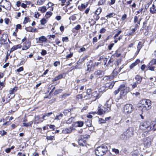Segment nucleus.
I'll return each instance as SVG.
<instances>
[{
    "mask_svg": "<svg viewBox=\"0 0 156 156\" xmlns=\"http://www.w3.org/2000/svg\"><path fill=\"white\" fill-rule=\"evenodd\" d=\"M144 146L148 147L151 144V139L149 137H147L144 139Z\"/></svg>",
    "mask_w": 156,
    "mask_h": 156,
    "instance_id": "obj_10",
    "label": "nucleus"
},
{
    "mask_svg": "<svg viewBox=\"0 0 156 156\" xmlns=\"http://www.w3.org/2000/svg\"><path fill=\"white\" fill-rule=\"evenodd\" d=\"M60 64V62L58 61H55L53 64V65L55 67H57Z\"/></svg>",
    "mask_w": 156,
    "mask_h": 156,
    "instance_id": "obj_64",
    "label": "nucleus"
},
{
    "mask_svg": "<svg viewBox=\"0 0 156 156\" xmlns=\"http://www.w3.org/2000/svg\"><path fill=\"white\" fill-rule=\"evenodd\" d=\"M139 152L138 150H135L132 152V156H138Z\"/></svg>",
    "mask_w": 156,
    "mask_h": 156,
    "instance_id": "obj_29",
    "label": "nucleus"
},
{
    "mask_svg": "<svg viewBox=\"0 0 156 156\" xmlns=\"http://www.w3.org/2000/svg\"><path fill=\"white\" fill-rule=\"evenodd\" d=\"M83 122L81 121H78L74 122L72 124V126L75 127H81L83 126Z\"/></svg>",
    "mask_w": 156,
    "mask_h": 156,
    "instance_id": "obj_11",
    "label": "nucleus"
},
{
    "mask_svg": "<svg viewBox=\"0 0 156 156\" xmlns=\"http://www.w3.org/2000/svg\"><path fill=\"white\" fill-rule=\"evenodd\" d=\"M7 35L6 34H2L1 39L4 42L6 41L7 40Z\"/></svg>",
    "mask_w": 156,
    "mask_h": 156,
    "instance_id": "obj_27",
    "label": "nucleus"
},
{
    "mask_svg": "<svg viewBox=\"0 0 156 156\" xmlns=\"http://www.w3.org/2000/svg\"><path fill=\"white\" fill-rule=\"evenodd\" d=\"M46 20L44 18L42 19L41 21V24L42 25H44L46 23Z\"/></svg>",
    "mask_w": 156,
    "mask_h": 156,
    "instance_id": "obj_47",
    "label": "nucleus"
},
{
    "mask_svg": "<svg viewBox=\"0 0 156 156\" xmlns=\"http://www.w3.org/2000/svg\"><path fill=\"white\" fill-rule=\"evenodd\" d=\"M143 45H144L141 42H139L137 46V52H136V53L137 54H138L140 49L142 48Z\"/></svg>",
    "mask_w": 156,
    "mask_h": 156,
    "instance_id": "obj_15",
    "label": "nucleus"
},
{
    "mask_svg": "<svg viewBox=\"0 0 156 156\" xmlns=\"http://www.w3.org/2000/svg\"><path fill=\"white\" fill-rule=\"evenodd\" d=\"M156 121L151 122L146 121L141 123L140 125V128L142 130H147V131L152 130L154 131L156 130Z\"/></svg>",
    "mask_w": 156,
    "mask_h": 156,
    "instance_id": "obj_1",
    "label": "nucleus"
},
{
    "mask_svg": "<svg viewBox=\"0 0 156 156\" xmlns=\"http://www.w3.org/2000/svg\"><path fill=\"white\" fill-rule=\"evenodd\" d=\"M88 5V3H87L86 4H82L81 6H79L78 9L81 11H83L84 9H85L87 7Z\"/></svg>",
    "mask_w": 156,
    "mask_h": 156,
    "instance_id": "obj_20",
    "label": "nucleus"
},
{
    "mask_svg": "<svg viewBox=\"0 0 156 156\" xmlns=\"http://www.w3.org/2000/svg\"><path fill=\"white\" fill-rule=\"evenodd\" d=\"M84 98L86 99H91V96H90V94H88L87 95H86L84 96Z\"/></svg>",
    "mask_w": 156,
    "mask_h": 156,
    "instance_id": "obj_50",
    "label": "nucleus"
},
{
    "mask_svg": "<svg viewBox=\"0 0 156 156\" xmlns=\"http://www.w3.org/2000/svg\"><path fill=\"white\" fill-rule=\"evenodd\" d=\"M6 134L7 132L4 130L0 131V134H1L2 136L5 135H6Z\"/></svg>",
    "mask_w": 156,
    "mask_h": 156,
    "instance_id": "obj_52",
    "label": "nucleus"
},
{
    "mask_svg": "<svg viewBox=\"0 0 156 156\" xmlns=\"http://www.w3.org/2000/svg\"><path fill=\"white\" fill-rule=\"evenodd\" d=\"M47 37L49 39H50L51 38H52L54 39L55 37V35H48Z\"/></svg>",
    "mask_w": 156,
    "mask_h": 156,
    "instance_id": "obj_53",
    "label": "nucleus"
},
{
    "mask_svg": "<svg viewBox=\"0 0 156 156\" xmlns=\"http://www.w3.org/2000/svg\"><path fill=\"white\" fill-rule=\"evenodd\" d=\"M108 152V148L105 145H102L97 147L95 151V153L98 156H101Z\"/></svg>",
    "mask_w": 156,
    "mask_h": 156,
    "instance_id": "obj_2",
    "label": "nucleus"
},
{
    "mask_svg": "<svg viewBox=\"0 0 156 156\" xmlns=\"http://www.w3.org/2000/svg\"><path fill=\"white\" fill-rule=\"evenodd\" d=\"M33 123L32 121H30L28 122H24L23 123V126L28 127L29 126H31Z\"/></svg>",
    "mask_w": 156,
    "mask_h": 156,
    "instance_id": "obj_28",
    "label": "nucleus"
},
{
    "mask_svg": "<svg viewBox=\"0 0 156 156\" xmlns=\"http://www.w3.org/2000/svg\"><path fill=\"white\" fill-rule=\"evenodd\" d=\"M114 85L113 83L110 82L109 83H107L105 85V86L106 87H107V89L108 88L112 89Z\"/></svg>",
    "mask_w": 156,
    "mask_h": 156,
    "instance_id": "obj_18",
    "label": "nucleus"
},
{
    "mask_svg": "<svg viewBox=\"0 0 156 156\" xmlns=\"http://www.w3.org/2000/svg\"><path fill=\"white\" fill-rule=\"evenodd\" d=\"M106 112H107V111L105 109H104L103 110L100 108L99 107H98V112H97L98 114L99 115H101L105 114Z\"/></svg>",
    "mask_w": 156,
    "mask_h": 156,
    "instance_id": "obj_14",
    "label": "nucleus"
},
{
    "mask_svg": "<svg viewBox=\"0 0 156 156\" xmlns=\"http://www.w3.org/2000/svg\"><path fill=\"white\" fill-rule=\"evenodd\" d=\"M95 77L98 78L102 76V71L100 70H98L94 72Z\"/></svg>",
    "mask_w": 156,
    "mask_h": 156,
    "instance_id": "obj_12",
    "label": "nucleus"
},
{
    "mask_svg": "<svg viewBox=\"0 0 156 156\" xmlns=\"http://www.w3.org/2000/svg\"><path fill=\"white\" fill-rule=\"evenodd\" d=\"M127 18V15L126 14H124L123 15L121 18V19L123 21L124 20Z\"/></svg>",
    "mask_w": 156,
    "mask_h": 156,
    "instance_id": "obj_57",
    "label": "nucleus"
},
{
    "mask_svg": "<svg viewBox=\"0 0 156 156\" xmlns=\"http://www.w3.org/2000/svg\"><path fill=\"white\" fill-rule=\"evenodd\" d=\"M156 64V59H152L149 63L148 65L150 66H153L154 65Z\"/></svg>",
    "mask_w": 156,
    "mask_h": 156,
    "instance_id": "obj_32",
    "label": "nucleus"
},
{
    "mask_svg": "<svg viewBox=\"0 0 156 156\" xmlns=\"http://www.w3.org/2000/svg\"><path fill=\"white\" fill-rule=\"evenodd\" d=\"M107 90V87L105 85V86H103L101 87L99 89V91L100 92H102L106 91Z\"/></svg>",
    "mask_w": 156,
    "mask_h": 156,
    "instance_id": "obj_35",
    "label": "nucleus"
},
{
    "mask_svg": "<svg viewBox=\"0 0 156 156\" xmlns=\"http://www.w3.org/2000/svg\"><path fill=\"white\" fill-rule=\"evenodd\" d=\"M30 20V18L29 17H26L25 18L24 21L23 22V23L24 24H26Z\"/></svg>",
    "mask_w": 156,
    "mask_h": 156,
    "instance_id": "obj_43",
    "label": "nucleus"
},
{
    "mask_svg": "<svg viewBox=\"0 0 156 156\" xmlns=\"http://www.w3.org/2000/svg\"><path fill=\"white\" fill-rule=\"evenodd\" d=\"M113 78V77L112 76H105L103 77V80L105 81H107L108 80H112Z\"/></svg>",
    "mask_w": 156,
    "mask_h": 156,
    "instance_id": "obj_24",
    "label": "nucleus"
},
{
    "mask_svg": "<svg viewBox=\"0 0 156 156\" xmlns=\"http://www.w3.org/2000/svg\"><path fill=\"white\" fill-rule=\"evenodd\" d=\"M86 125L87 126L90 127L91 126L92 124L91 123V122L90 121H87L86 122Z\"/></svg>",
    "mask_w": 156,
    "mask_h": 156,
    "instance_id": "obj_51",
    "label": "nucleus"
},
{
    "mask_svg": "<svg viewBox=\"0 0 156 156\" xmlns=\"http://www.w3.org/2000/svg\"><path fill=\"white\" fill-rule=\"evenodd\" d=\"M52 13L50 11L47 12L45 15V16L47 18H48L50 17L52 15Z\"/></svg>",
    "mask_w": 156,
    "mask_h": 156,
    "instance_id": "obj_37",
    "label": "nucleus"
},
{
    "mask_svg": "<svg viewBox=\"0 0 156 156\" xmlns=\"http://www.w3.org/2000/svg\"><path fill=\"white\" fill-rule=\"evenodd\" d=\"M47 54V51L44 50L43 49L42 50V51L41 52V54L42 55H44Z\"/></svg>",
    "mask_w": 156,
    "mask_h": 156,
    "instance_id": "obj_61",
    "label": "nucleus"
},
{
    "mask_svg": "<svg viewBox=\"0 0 156 156\" xmlns=\"http://www.w3.org/2000/svg\"><path fill=\"white\" fill-rule=\"evenodd\" d=\"M140 60L139 59H137L132 64L129 66V68L130 69L133 68L139 62Z\"/></svg>",
    "mask_w": 156,
    "mask_h": 156,
    "instance_id": "obj_23",
    "label": "nucleus"
},
{
    "mask_svg": "<svg viewBox=\"0 0 156 156\" xmlns=\"http://www.w3.org/2000/svg\"><path fill=\"white\" fill-rule=\"evenodd\" d=\"M119 90L120 95L124 96L129 92L130 90L128 87L126 86L125 84H122L119 87Z\"/></svg>",
    "mask_w": 156,
    "mask_h": 156,
    "instance_id": "obj_4",
    "label": "nucleus"
},
{
    "mask_svg": "<svg viewBox=\"0 0 156 156\" xmlns=\"http://www.w3.org/2000/svg\"><path fill=\"white\" fill-rule=\"evenodd\" d=\"M64 74L62 73V74H61L58 76H56L55 77L54 79L53 80V81H57L59 79H61L62 78H64Z\"/></svg>",
    "mask_w": 156,
    "mask_h": 156,
    "instance_id": "obj_17",
    "label": "nucleus"
},
{
    "mask_svg": "<svg viewBox=\"0 0 156 156\" xmlns=\"http://www.w3.org/2000/svg\"><path fill=\"white\" fill-rule=\"evenodd\" d=\"M17 90V88L16 87H15L12 88V90H11L9 91V94H10V95H12V97H11V98H12L15 95H13L14 93L15 92H16Z\"/></svg>",
    "mask_w": 156,
    "mask_h": 156,
    "instance_id": "obj_25",
    "label": "nucleus"
},
{
    "mask_svg": "<svg viewBox=\"0 0 156 156\" xmlns=\"http://www.w3.org/2000/svg\"><path fill=\"white\" fill-rule=\"evenodd\" d=\"M62 41L64 42H67L68 41V38L67 37H63L62 38Z\"/></svg>",
    "mask_w": 156,
    "mask_h": 156,
    "instance_id": "obj_55",
    "label": "nucleus"
},
{
    "mask_svg": "<svg viewBox=\"0 0 156 156\" xmlns=\"http://www.w3.org/2000/svg\"><path fill=\"white\" fill-rule=\"evenodd\" d=\"M63 116V114L62 113H60L59 115H57L55 118V120H59L61 119Z\"/></svg>",
    "mask_w": 156,
    "mask_h": 156,
    "instance_id": "obj_39",
    "label": "nucleus"
},
{
    "mask_svg": "<svg viewBox=\"0 0 156 156\" xmlns=\"http://www.w3.org/2000/svg\"><path fill=\"white\" fill-rule=\"evenodd\" d=\"M135 79L136 80L135 82L137 83V84H139L140 83L142 80V77L140 75H137L135 76Z\"/></svg>",
    "mask_w": 156,
    "mask_h": 156,
    "instance_id": "obj_13",
    "label": "nucleus"
},
{
    "mask_svg": "<svg viewBox=\"0 0 156 156\" xmlns=\"http://www.w3.org/2000/svg\"><path fill=\"white\" fill-rule=\"evenodd\" d=\"M122 32L121 30L119 31L117 33H116L115 35L114 36L113 38L114 39H115V38L117 37Z\"/></svg>",
    "mask_w": 156,
    "mask_h": 156,
    "instance_id": "obj_49",
    "label": "nucleus"
},
{
    "mask_svg": "<svg viewBox=\"0 0 156 156\" xmlns=\"http://www.w3.org/2000/svg\"><path fill=\"white\" fill-rule=\"evenodd\" d=\"M117 52L118 51H116L115 52L114 54V55L118 57L121 55V54L120 53H118Z\"/></svg>",
    "mask_w": 156,
    "mask_h": 156,
    "instance_id": "obj_59",
    "label": "nucleus"
},
{
    "mask_svg": "<svg viewBox=\"0 0 156 156\" xmlns=\"http://www.w3.org/2000/svg\"><path fill=\"white\" fill-rule=\"evenodd\" d=\"M101 12V9H97L95 12V14L97 15V16L99 15Z\"/></svg>",
    "mask_w": 156,
    "mask_h": 156,
    "instance_id": "obj_46",
    "label": "nucleus"
},
{
    "mask_svg": "<svg viewBox=\"0 0 156 156\" xmlns=\"http://www.w3.org/2000/svg\"><path fill=\"white\" fill-rule=\"evenodd\" d=\"M124 132L125 134L126 135L127 137L129 139L134 135V129L133 128L130 127L126 131H124Z\"/></svg>",
    "mask_w": 156,
    "mask_h": 156,
    "instance_id": "obj_6",
    "label": "nucleus"
},
{
    "mask_svg": "<svg viewBox=\"0 0 156 156\" xmlns=\"http://www.w3.org/2000/svg\"><path fill=\"white\" fill-rule=\"evenodd\" d=\"M112 151L115 152V154H118L119 153V151L118 149L115 148L112 149Z\"/></svg>",
    "mask_w": 156,
    "mask_h": 156,
    "instance_id": "obj_56",
    "label": "nucleus"
},
{
    "mask_svg": "<svg viewBox=\"0 0 156 156\" xmlns=\"http://www.w3.org/2000/svg\"><path fill=\"white\" fill-rule=\"evenodd\" d=\"M21 29V25L20 24H18L16 25V32L18 31V29Z\"/></svg>",
    "mask_w": 156,
    "mask_h": 156,
    "instance_id": "obj_45",
    "label": "nucleus"
},
{
    "mask_svg": "<svg viewBox=\"0 0 156 156\" xmlns=\"http://www.w3.org/2000/svg\"><path fill=\"white\" fill-rule=\"evenodd\" d=\"M112 102L109 100L107 101L104 105V109L107 111V112H109L111 110Z\"/></svg>",
    "mask_w": 156,
    "mask_h": 156,
    "instance_id": "obj_8",
    "label": "nucleus"
},
{
    "mask_svg": "<svg viewBox=\"0 0 156 156\" xmlns=\"http://www.w3.org/2000/svg\"><path fill=\"white\" fill-rule=\"evenodd\" d=\"M141 103H142V112L149 110L151 108V101L150 100L144 99L142 100Z\"/></svg>",
    "mask_w": 156,
    "mask_h": 156,
    "instance_id": "obj_3",
    "label": "nucleus"
},
{
    "mask_svg": "<svg viewBox=\"0 0 156 156\" xmlns=\"http://www.w3.org/2000/svg\"><path fill=\"white\" fill-rule=\"evenodd\" d=\"M74 118L73 117H70L66 122V123L68 124L71 123L73 121Z\"/></svg>",
    "mask_w": 156,
    "mask_h": 156,
    "instance_id": "obj_40",
    "label": "nucleus"
},
{
    "mask_svg": "<svg viewBox=\"0 0 156 156\" xmlns=\"http://www.w3.org/2000/svg\"><path fill=\"white\" fill-rule=\"evenodd\" d=\"M105 2V0H100L98 2V4L99 5H102L104 4Z\"/></svg>",
    "mask_w": 156,
    "mask_h": 156,
    "instance_id": "obj_48",
    "label": "nucleus"
},
{
    "mask_svg": "<svg viewBox=\"0 0 156 156\" xmlns=\"http://www.w3.org/2000/svg\"><path fill=\"white\" fill-rule=\"evenodd\" d=\"M118 74V73L117 72V71L115 69L113 72L112 76L114 78V77H115Z\"/></svg>",
    "mask_w": 156,
    "mask_h": 156,
    "instance_id": "obj_41",
    "label": "nucleus"
},
{
    "mask_svg": "<svg viewBox=\"0 0 156 156\" xmlns=\"http://www.w3.org/2000/svg\"><path fill=\"white\" fill-rule=\"evenodd\" d=\"M53 114V112H49V113H48L47 114H45V115H44L43 117V119H44V118L46 116H49L51 115H52Z\"/></svg>",
    "mask_w": 156,
    "mask_h": 156,
    "instance_id": "obj_44",
    "label": "nucleus"
},
{
    "mask_svg": "<svg viewBox=\"0 0 156 156\" xmlns=\"http://www.w3.org/2000/svg\"><path fill=\"white\" fill-rule=\"evenodd\" d=\"M71 109H66L64 110L63 113L65 115H67L68 114L69 115H71Z\"/></svg>",
    "mask_w": 156,
    "mask_h": 156,
    "instance_id": "obj_31",
    "label": "nucleus"
},
{
    "mask_svg": "<svg viewBox=\"0 0 156 156\" xmlns=\"http://www.w3.org/2000/svg\"><path fill=\"white\" fill-rule=\"evenodd\" d=\"M25 43L27 44L26 45L24 46L22 48L23 50H26L28 49L30 46V43L29 42H25Z\"/></svg>",
    "mask_w": 156,
    "mask_h": 156,
    "instance_id": "obj_26",
    "label": "nucleus"
},
{
    "mask_svg": "<svg viewBox=\"0 0 156 156\" xmlns=\"http://www.w3.org/2000/svg\"><path fill=\"white\" fill-rule=\"evenodd\" d=\"M148 69L151 71H154V66H149V65H148Z\"/></svg>",
    "mask_w": 156,
    "mask_h": 156,
    "instance_id": "obj_54",
    "label": "nucleus"
},
{
    "mask_svg": "<svg viewBox=\"0 0 156 156\" xmlns=\"http://www.w3.org/2000/svg\"><path fill=\"white\" fill-rule=\"evenodd\" d=\"M136 28H132L131 29V31L129 33V35L133 36L134 35V33L136 30Z\"/></svg>",
    "mask_w": 156,
    "mask_h": 156,
    "instance_id": "obj_33",
    "label": "nucleus"
},
{
    "mask_svg": "<svg viewBox=\"0 0 156 156\" xmlns=\"http://www.w3.org/2000/svg\"><path fill=\"white\" fill-rule=\"evenodd\" d=\"M40 14L38 12H35L34 17L37 18H38L40 16Z\"/></svg>",
    "mask_w": 156,
    "mask_h": 156,
    "instance_id": "obj_62",
    "label": "nucleus"
},
{
    "mask_svg": "<svg viewBox=\"0 0 156 156\" xmlns=\"http://www.w3.org/2000/svg\"><path fill=\"white\" fill-rule=\"evenodd\" d=\"M38 10L41 11L42 12H44L47 10V9L45 6H43L42 7H40L38 9Z\"/></svg>",
    "mask_w": 156,
    "mask_h": 156,
    "instance_id": "obj_30",
    "label": "nucleus"
},
{
    "mask_svg": "<svg viewBox=\"0 0 156 156\" xmlns=\"http://www.w3.org/2000/svg\"><path fill=\"white\" fill-rule=\"evenodd\" d=\"M119 138L121 140H126L128 139V138L127 137L126 135L125 134L124 132L120 135Z\"/></svg>",
    "mask_w": 156,
    "mask_h": 156,
    "instance_id": "obj_22",
    "label": "nucleus"
},
{
    "mask_svg": "<svg viewBox=\"0 0 156 156\" xmlns=\"http://www.w3.org/2000/svg\"><path fill=\"white\" fill-rule=\"evenodd\" d=\"M25 30L28 32H33V29L31 27H26Z\"/></svg>",
    "mask_w": 156,
    "mask_h": 156,
    "instance_id": "obj_38",
    "label": "nucleus"
},
{
    "mask_svg": "<svg viewBox=\"0 0 156 156\" xmlns=\"http://www.w3.org/2000/svg\"><path fill=\"white\" fill-rule=\"evenodd\" d=\"M133 110V107L132 105L127 104L124 107V112L125 114L132 112Z\"/></svg>",
    "mask_w": 156,
    "mask_h": 156,
    "instance_id": "obj_5",
    "label": "nucleus"
},
{
    "mask_svg": "<svg viewBox=\"0 0 156 156\" xmlns=\"http://www.w3.org/2000/svg\"><path fill=\"white\" fill-rule=\"evenodd\" d=\"M73 53L72 52H70V54L69 55H68L66 56V58H71L73 56Z\"/></svg>",
    "mask_w": 156,
    "mask_h": 156,
    "instance_id": "obj_58",
    "label": "nucleus"
},
{
    "mask_svg": "<svg viewBox=\"0 0 156 156\" xmlns=\"http://www.w3.org/2000/svg\"><path fill=\"white\" fill-rule=\"evenodd\" d=\"M113 65V60L110 59L108 61L107 65L109 66H112Z\"/></svg>",
    "mask_w": 156,
    "mask_h": 156,
    "instance_id": "obj_36",
    "label": "nucleus"
},
{
    "mask_svg": "<svg viewBox=\"0 0 156 156\" xmlns=\"http://www.w3.org/2000/svg\"><path fill=\"white\" fill-rule=\"evenodd\" d=\"M150 11L151 13H156V7L154 4H153L152 7L150 8Z\"/></svg>",
    "mask_w": 156,
    "mask_h": 156,
    "instance_id": "obj_21",
    "label": "nucleus"
},
{
    "mask_svg": "<svg viewBox=\"0 0 156 156\" xmlns=\"http://www.w3.org/2000/svg\"><path fill=\"white\" fill-rule=\"evenodd\" d=\"M21 47V45L20 44H18L16 45L13 46L11 48L10 50V52L13 51L15 50H16L18 48H20Z\"/></svg>",
    "mask_w": 156,
    "mask_h": 156,
    "instance_id": "obj_16",
    "label": "nucleus"
},
{
    "mask_svg": "<svg viewBox=\"0 0 156 156\" xmlns=\"http://www.w3.org/2000/svg\"><path fill=\"white\" fill-rule=\"evenodd\" d=\"M81 26L80 25H77L75 27L74 29L76 30H79L81 28Z\"/></svg>",
    "mask_w": 156,
    "mask_h": 156,
    "instance_id": "obj_60",
    "label": "nucleus"
},
{
    "mask_svg": "<svg viewBox=\"0 0 156 156\" xmlns=\"http://www.w3.org/2000/svg\"><path fill=\"white\" fill-rule=\"evenodd\" d=\"M137 83H136L135 82H133V83L131 84V86L132 87V89H134L135 87H137Z\"/></svg>",
    "mask_w": 156,
    "mask_h": 156,
    "instance_id": "obj_42",
    "label": "nucleus"
},
{
    "mask_svg": "<svg viewBox=\"0 0 156 156\" xmlns=\"http://www.w3.org/2000/svg\"><path fill=\"white\" fill-rule=\"evenodd\" d=\"M23 70V67H20L19 69L16 70V71L18 73H19Z\"/></svg>",
    "mask_w": 156,
    "mask_h": 156,
    "instance_id": "obj_63",
    "label": "nucleus"
},
{
    "mask_svg": "<svg viewBox=\"0 0 156 156\" xmlns=\"http://www.w3.org/2000/svg\"><path fill=\"white\" fill-rule=\"evenodd\" d=\"M39 40L40 41L44 42L46 41L47 39L45 37L43 36L39 38Z\"/></svg>",
    "mask_w": 156,
    "mask_h": 156,
    "instance_id": "obj_34",
    "label": "nucleus"
},
{
    "mask_svg": "<svg viewBox=\"0 0 156 156\" xmlns=\"http://www.w3.org/2000/svg\"><path fill=\"white\" fill-rule=\"evenodd\" d=\"M78 142L79 145H80L82 146H86L85 140H84V139H81L79 140Z\"/></svg>",
    "mask_w": 156,
    "mask_h": 156,
    "instance_id": "obj_19",
    "label": "nucleus"
},
{
    "mask_svg": "<svg viewBox=\"0 0 156 156\" xmlns=\"http://www.w3.org/2000/svg\"><path fill=\"white\" fill-rule=\"evenodd\" d=\"M91 100L92 101H94L99 98L100 96L95 91L90 94Z\"/></svg>",
    "mask_w": 156,
    "mask_h": 156,
    "instance_id": "obj_7",
    "label": "nucleus"
},
{
    "mask_svg": "<svg viewBox=\"0 0 156 156\" xmlns=\"http://www.w3.org/2000/svg\"><path fill=\"white\" fill-rule=\"evenodd\" d=\"M74 126L72 125L69 128H66L62 130V133H63L67 134L69 133L72 132L73 130L74 129Z\"/></svg>",
    "mask_w": 156,
    "mask_h": 156,
    "instance_id": "obj_9",
    "label": "nucleus"
}]
</instances>
